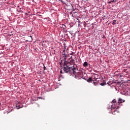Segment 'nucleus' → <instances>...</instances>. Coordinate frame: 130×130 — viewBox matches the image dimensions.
<instances>
[{
  "instance_id": "obj_1",
  "label": "nucleus",
  "mask_w": 130,
  "mask_h": 130,
  "mask_svg": "<svg viewBox=\"0 0 130 130\" xmlns=\"http://www.w3.org/2000/svg\"><path fill=\"white\" fill-rule=\"evenodd\" d=\"M62 55L63 57L64 62H62V60L60 62V66H63V71L64 73L73 74L76 75V73L78 72V69L76 67L77 65H75V60L72 58V56L71 57V59H73L70 61L67 60V57H68V54L66 53V51L64 50L62 52Z\"/></svg>"
},
{
  "instance_id": "obj_2",
  "label": "nucleus",
  "mask_w": 130,
  "mask_h": 130,
  "mask_svg": "<svg viewBox=\"0 0 130 130\" xmlns=\"http://www.w3.org/2000/svg\"><path fill=\"white\" fill-rule=\"evenodd\" d=\"M113 104L112 105V110H113V109H117L119 107L118 104H117V101L116 100L114 99L112 101Z\"/></svg>"
},
{
  "instance_id": "obj_3",
  "label": "nucleus",
  "mask_w": 130,
  "mask_h": 130,
  "mask_svg": "<svg viewBox=\"0 0 130 130\" xmlns=\"http://www.w3.org/2000/svg\"><path fill=\"white\" fill-rule=\"evenodd\" d=\"M123 102H124V100H122L121 98H119L118 100L117 104H118V105H119L120 103H123Z\"/></svg>"
},
{
  "instance_id": "obj_4",
  "label": "nucleus",
  "mask_w": 130,
  "mask_h": 130,
  "mask_svg": "<svg viewBox=\"0 0 130 130\" xmlns=\"http://www.w3.org/2000/svg\"><path fill=\"white\" fill-rule=\"evenodd\" d=\"M83 66L84 68H88L89 67V64L88 63V62L85 61L83 64Z\"/></svg>"
},
{
  "instance_id": "obj_5",
  "label": "nucleus",
  "mask_w": 130,
  "mask_h": 130,
  "mask_svg": "<svg viewBox=\"0 0 130 130\" xmlns=\"http://www.w3.org/2000/svg\"><path fill=\"white\" fill-rule=\"evenodd\" d=\"M92 81H93V80H92V77H90L87 79V82H89L90 83H91Z\"/></svg>"
},
{
  "instance_id": "obj_6",
  "label": "nucleus",
  "mask_w": 130,
  "mask_h": 130,
  "mask_svg": "<svg viewBox=\"0 0 130 130\" xmlns=\"http://www.w3.org/2000/svg\"><path fill=\"white\" fill-rule=\"evenodd\" d=\"M100 84L101 85V86H105V85H106V82H105V81H104L103 83H100Z\"/></svg>"
},
{
  "instance_id": "obj_7",
  "label": "nucleus",
  "mask_w": 130,
  "mask_h": 130,
  "mask_svg": "<svg viewBox=\"0 0 130 130\" xmlns=\"http://www.w3.org/2000/svg\"><path fill=\"white\" fill-rule=\"evenodd\" d=\"M92 84H94V86H97V85L98 84V83L93 82Z\"/></svg>"
},
{
  "instance_id": "obj_8",
  "label": "nucleus",
  "mask_w": 130,
  "mask_h": 130,
  "mask_svg": "<svg viewBox=\"0 0 130 130\" xmlns=\"http://www.w3.org/2000/svg\"><path fill=\"white\" fill-rule=\"evenodd\" d=\"M13 34H13V31H11V32L9 34V36H10V37L12 36V35H13Z\"/></svg>"
},
{
  "instance_id": "obj_9",
  "label": "nucleus",
  "mask_w": 130,
  "mask_h": 130,
  "mask_svg": "<svg viewBox=\"0 0 130 130\" xmlns=\"http://www.w3.org/2000/svg\"><path fill=\"white\" fill-rule=\"evenodd\" d=\"M45 70H47V69L46 68V67H45V66L44 67V71H45Z\"/></svg>"
},
{
  "instance_id": "obj_10",
  "label": "nucleus",
  "mask_w": 130,
  "mask_h": 130,
  "mask_svg": "<svg viewBox=\"0 0 130 130\" xmlns=\"http://www.w3.org/2000/svg\"><path fill=\"white\" fill-rule=\"evenodd\" d=\"M107 84L108 85H111V83H110V82H108Z\"/></svg>"
},
{
  "instance_id": "obj_11",
  "label": "nucleus",
  "mask_w": 130,
  "mask_h": 130,
  "mask_svg": "<svg viewBox=\"0 0 130 130\" xmlns=\"http://www.w3.org/2000/svg\"><path fill=\"white\" fill-rule=\"evenodd\" d=\"M114 112H118L117 111H116V110H114V111H113Z\"/></svg>"
},
{
  "instance_id": "obj_12",
  "label": "nucleus",
  "mask_w": 130,
  "mask_h": 130,
  "mask_svg": "<svg viewBox=\"0 0 130 130\" xmlns=\"http://www.w3.org/2000/svg\"><path fill=\"white\" fill-rule=\"evenodd\" d=\"M113 2H115V3H116V2H117V0H113Z\"/></svg>"
},
{
  "instance_id": "obj_13",
  "label": "nucleus",
  "mask_w": 130,
  "mask_h": 130,
  "mask_svg": "<svg viewBox=\"0 0 130 130\" xmlns=\"http://www.w3.org/2000/svg\"><path fill=\"white\" fill-rule=\"evenodd\" d=\"M19 106H18V107L17 108V109H20V108H21V107H19Z\"/></svg>"
},
{
  "instance_id": "obj_14",
  "label": "nucleus",
  "mask_w": 130,
  "mask_h": 130,
  "mask_svg": "<svg viewBox=\"0 0 130 130\" xmlns=\"http://www.w3.org/2000/svg\"><path fill=\"white\" fill-rule=\"evenodd\" d=\"M71 55H74V52L72 53L71 54H70Z\"/></svg>"
},
{
  "instance_id": "obj_15",
  "label": "nucleus",
  "mask_w": 130,
  "mask_h": 130,
  "mask_svg": "<svg viewBox=\"0 0 130 130\" xmlns=\"http://www.w3.org/2000/svg\"><path fill=\"white\" fill-rule=\"evenodd\" d=\"M111 3H112V2L111 1L109 2V4H111Z\"/></svg>"
},
{
  "instance_id": "obj_16",
  "label": "nucleus",
  "mask_w": 130,
  "mask_h": 130,
  "mask_svg": "<svg viewBox=\"0 0 130 130\" xmlns=\"http://www.w3.org/2000/svg\"><path fill=\"white\" fill-rule=\"evenodd\" d=\"M97 79H98L97 78H94V80H95V81H97Z\"/></svg>"
},
{
  "instance_id": "obj_17",
  "label": "nucleus",
  "mask_w": 130,
  "mask_h": 130,
  "mask_svg": "<svg viewBox=\"0 0 130 130\" xmlns=\"http://www.w3.org/2000/svg\"><path fill=\"white\" fill-rule=\"evenodd\" d=\"M111 1H112V3H115V2H113V0H112Z\"/></svg>"
},
{
  "instance_id": "obj_18",
  "label": "nucleus",
  "mask_w": 130,
  "mask_h": 130,
  "mask_svg": "<svg viewBox=\"0 0 130 130\" xmlns=\"http://www.w3.org/2000/svg\"><path fill=\"white\" fill-rule=\"evenodd\" d=\"M28 37H29L30 38H32V36H30Z\"/></svg>"
},
{
  "instance_id": "obj_19",
  "label": "nucleus",
  "mask_w": 130,
  "mask_h": 130,
  "mask_svg": "<svg viewBox=\"0 0 130 130\" xmlns=\"http://www.w3.org/2000/svg\"><path fill=\"white\" fill-rule=\"evenodd\" d=\"M60 73L61 74H62V71H60Z\"/></svg>"
},
{
  "instance_id": "obj_20",
  "label": "nucleus",
  "mask_w": 130,
  "mask_h": 130,
  "mask_svg": "<svg viewBox=\"0 0 130 130\" xmlns=\"http://www.w3.org/2000/svg\"><path fill=\"white\" fill-rule=\"evenodd\" d=\"M84 27H86V24H84Z\"/></svg>"
},
{
  "instance_id": "obj_21",
  "label": "nucleus",
  "mask_w": 130,
  "mask_h": 130,
  "mask_svg": "<svg viewBox=\"0 0 130 130\" xmlns=\"http://www.w3.org/2000/svg\"><path fill=\"white\" fill-rule=\"evenodd\" d=\"M116 20H114V22H116Z\"/></svg>"
},
{
  "instance_id": "obj_22",
  "label": "nucleus",
  "mask_w": 130,
  "mask_h": 130,
  "mask_svg": "<svg viewBox=\"0 0 130 130\" xmlns=\"http://www.w3.org/2000/svg\"><path fill=\"white\" fill-rule=\"evenodd\" d=\"M16 107H18V105L16 106Z\"/></svg>"
}]
</instances>
